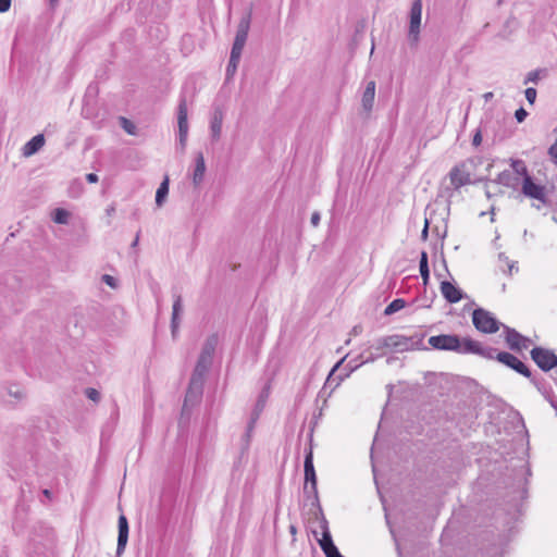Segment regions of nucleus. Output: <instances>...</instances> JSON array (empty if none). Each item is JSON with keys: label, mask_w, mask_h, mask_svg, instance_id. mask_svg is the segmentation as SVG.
I'll use <instances>...</instances> for the list:
<instances>
[{"label": "nucleus", "mask_w": 557, "mask_h": 557, "mask_svg": "<svg viewBox=\"0 0 557 557\" xmlns=\"http://www.w3.org/2000/svg\"><path fill=\"white\" fill-rule=\"evenodd\" d=\"M292 532H293V533H295V532H296L295 527H292Z\"/></svg>", "instance_id": "obj_40"}, {"label": "nucleus", "mask_w": 557, "mask_h": 557, "mask_svg": "<svg viewBox=\"0 0 557 557\" xmlns=\"http://www.w3.org/2000/svg\"><path fill=\"white\" fill-rule=\"evenodd\" d=\"M205 172H206L205 158H203L202 153H199L196 158V168H195L194 176H193V181H194L195 185H198L202 181V178L205 176Z\"/></svg>", "instance_id": "obj_18"}, {"label": "nucleus", "mask_w": 557, "mask_h": 557, "mask_svg": "<svg viewBox=\"0 0 557 557\" xmlns=\"http://www.w3.org/2000/svg\"><path fill=\"white\" fill-rule=\"evenodd\" d=\"M215 345H216V338L214 336L210 337L207 341V343L202 349V352L199 357V360H198V363L196 367V372L201 373L202 371H205L208 368V366L211 362V359H212V356H213V352L215 349Z\"/></svg>", "instance_id": "obj_9"}, {"label": "nucleus", "mask_w": 557, "mask_h": 557, "mask_svg": "<svg viewBox=\"0 0 557 557\" xmlns=\"http://www.w3.org/2000/svg\"><path fill=\"white\" fill-rule=\"evenodd\" d=\"M428 226H429V224H428V221H426L425 225H424V228L422 231V237L423 238H426V236H428Z\"/></svg>", "instance_id": "obj_37"}, {"label": "nucleus", "mask_w": 557, "mask_h": 557, "mask_svg": "<svg viewBox=\"0 0 557 557\" xmlns=\"http://www.w3.org/2000/svg\"><path fill=\"white\" fill-rule=\"evenodd\" d=\"M406 306V301L401 298H397V299H394L384 310V313L386 315H391L399 310H401L403 308H405Z\"/></svg>", "instance_id": "obj_21"}, {"label": "nucleus", "mask_w": 557, "mask_h": 557, "mask_svg": "<svg viewBox=\"0 0 557 557\" xmlns=\"http://www.w3.org/2000/svg\"><path fill=\"white\" fill-rule=\"evenodd\" d=\"M50 1H51V3H54V2H57L58 0H50Z\"/></svg>", "instance_id": "obj_41"}, {"label": "nucleus", "mask_w": 557, "mask_h": 557, "mask_svg": "<svg viewBox=\"0 0 557 557\" xmlns=\"http://www.w3.org/2000/svg\"><path fill=\"white\" fill-rule=\"evenodd\" d=\"M531 357L543 371H549L557 367V355L550 349L535 347L531 350Z\"/></svg>", "instance_id": "obj_4"}, {"label": "nucleus", "mask_w": 557, "mask_h": 557, "mask_svg": "<svg viewBox=\"0 0 557 557\" xmlns=\"http://www.w3.org/2000/svg\"><path fill=\"white\" fill-rule=\"evenodd\" d=\"M374 97H375V83L373 81H371L368 83L366 90L363 92V96H362V106L367 111L372 109Z\"/></svg>", "instance_id": "obj_17"}, {"label": "nucleus", "mask_w": 557, "mask_h": 557, "mask_svg": "<svg viewBox=\"0 0 557 557\" xmlns=\"http://www.w3.org/2000/svg\"><path fill=\"white\" fill-rule=\"evenodd\" d=\"M11 5V0H0V13H4L9 11Z\"/></svg>", "instance_id": "obj_32"}, {"label": "nucleus", "mask_w": 557, "mask_h": 557, "mask_svg": "<svg viewBox=\"0 0 557 557\" xmlns=\"http://www.w3.org/2000/svg\"><path fill=\"white\" fill-rule=\"evenodd\" d=\"M496 359L502 362L503 364L513 369L518 373L524 375L525 377H530L531 372L528 369V367L516 356L509 354V352H499L496 356Z\"/></svg>", "instance_id": "obj_6"}, {"label": "nucleus", "mask_w": 557, "mask_h": 557, "mask_svg": "<svg viewBox=\"0 0 557 557\" xmlns=\"http://www.w3.org/2000/svg\"><path fill=\"white\" fill-rule=\"evenodd\" d=\"M240 53H237L235 55V52H231V58H230V62H228V65H227V74L228 75H233L237 69V65H238V62H239V59H240Z\"/></svg>", "instance_id": "obj_25"}, {"label": "nucleus", "mask_w": 557, "mask_h": 557, "mask_svg": "<svg viewBox=\"0 0 557 557\" xmlns=\"http://www.w3.org/2000/svg\"><path fill=\"white\" fill-rule=\"evenodd\" d=\"M70 218V212L65 209L58 208L53 213V221L58 224H66Z\"/></svg>", "instance_id": "obj_23"}, {"label": "nucleus", "mask_w": 557, "mask_h": 557, "mask_svg": "<svg viewBox=\"0 0 557 557\" xmlns=\"http://www.w3.org/2000/svg\"><path fill=\"white\" fill-rule=\"evenodd\" d=\"M319 544L326 557H341L329 531L323 532L322 537L319 540Z\"/></svg>", "instance_id": "obj_12"}, {"label": "nucleus", "mask_w": 557, "mask_h": 557, "mask_svg": "<svg viewBox=\"0 0 557 557\" xmlns=\"http://www.w3.org/2000/svg\"><path fill=\"white\" fill-rule=\"evenodd\" d=\"M120 121H121V125H122L123 129L127 134H129V135H135L136 134V126H135V124L133 122H131L126 117H121Z\"/></svg>", "instance_id": "obj_27"}, {"label": "nucleus", "mask_w": 557, "mask_h": 557, "mask_svg": "<svg viewBox=\"0 0 557 557\" xmlns=\"http://www.w3.org/2000/svg\"><path fill=\"white\" fill-rule=\"evenodd\" d=\"M249 27H250V15H247L246 17L242 18L238 24L236 37H235L233 48H232V52H235V55L237 53L242 54V51L245 47V44H246V40L248 37Z\"/></svg>", "instance_id": "obj_5"}, {"label": "nucleus", "mask_w": 557, "mask_h": 557, "mask_svg": "<svg viewBox=\"0 0 557 557\" xmlns=\"http://www.w3.org/2000/svg\"><path fill=\"white\" fill-rule=\"evenodd\" d=\"M44 494H45L47 497H49V498H50V496H51V493H50V491H48V490H45V491H44Z\"/></svg>", "instance_id": "obj_39"}, {"label": "nucleus", "mask_w": 557, "mask_h": 557, "mask_svg": "<svg viewBox=\"0 0 557 557\" xmlns=\"http://www.w3.org/2000/svg\"><path fill=\"white\" fill-rule=\"evenodd\" d=\"M177 122L180 140L183 144L186 140L188 134L187 103L185 99H183L178 104Z\"/></svg>", "instance_id": "obj_10"}, {"label": "nucleus", "mask_w": 557, "mask_h": 557, "mask_svg": "<svg viewBox=\"0 0 557 557\" xmlns=\"http://www.w3.org/2000/svg\"><path fill=\"white\" fill-rule=\"evenodd\" d=\"M128 539V522L124 515L119 517L117 554L124 550Z\"/></svg>", "instance_id": "obj_13"}, {"label": "nucleus", "mask_w": 557, "mask_h": 557, "mask_svg": "<svg viewBox=\"0 0 557 557\" xmlns=\"http://www.w3.org/2000/svg\"><path fill=\"white\" fill-rule=\"evenodd\" d=\"M86 395L92 401H98L99 398H100L99 392L97 389H95V388H87L86 389Z\"/></svg>", "instance_id": "obj_29"}, {"label": "nucleus", "mask_w": 557, "mask_h": 557, "mask_svg": "<svg viewBox=\"0 0 557 557\" xmlns=\"http://www.w3.org/2000/svg\"><path fill=\"white\" fill-rule=\"evenodd\" d=\"M422 1L414 0L410 10L409 36L413 41L418 40L421 25Z\"/></svg>", "instance_id": "obj_7"}, {"label": "nucleus", "mask_w": 557, "mask_h": 557, "mask_svg": "<svg viewBox=\"0 0 557 557\" xmlns=\"http://www.w3.org/2000/svg\"><path fill=\"white\" fill-rule=\"evenodd\" d=\"M222 128V113L216 111L211 122V132L213 137L219 138Z\"/></svg>", "instance_id": "obj_20"}, {"label": "nucleus", "mask_w": 557, "mask_h": 557, "mask_svg": "<svg viewBox=\"0 0 557 557\" xmlns=\"http://www.w3.org/2000/svg\"><path fill=\"white\" fill-rule=\"evenodd\" d=\"M475 165L476 162L473 158H469L454 165L448 173L451 187L457 190L466 185L472 184V175Z\"/></svg>", "instance_id": "obj_2"}, {"label": "nucleus", "mask_w": 557, "mask_h": 557, "mask_svg": "<svg viewBox=\"0 0 557 557\" xmlns=\"http://www.w3.org/2000/svg\"><path fill=\"white\" fill-rule=\"evenodd\" d=\"M506 342L511 349L522 350L528 347V339L516 331H508L506 335Z\"/></svg>", "instance_id": "obj_14"}, {"label": "nucleus", "mask_w": 557, "mask_h": 557, "mask_svg": "<svg viewBox=\"0 0 557 557\" xmlns=\"http://www.w3.org/2000/svg\"><path fill=\"white\" fill-rule=\"evenodd\" d=\"M522 194L532 199L544 200L545 187L543 185L535 184L532 177L529 175L523 178Z\"/></svg>", "instance_id": "obj_8"}, {"label": "nucleus", "mask_w": 557, "mask_h": 557, "mask_svg": "<svg viewBox=\"0 0 557 557\" xmlns=\"http://www.w3.org/2000/svg\"><path fill=\"white\" fill-rule=\"evenodd\" d=\"M548 153H549V156H550V158H552L553 162L557 165V141H556V143H554V144L550 146V148H549V150H548Z\"/></svg>", "instance_id": "obj_30"}, {"label": "nucleus", "mask_w": 557, "mask_h": 557, "mask_svg": "<svg viewBox=\"0 0 557 557\" xmlns=\"http://www.w3.org/2000/svg\"><path fill=\"white\" fill-rule=\"evenodd\" d=\"M440 289L443 297L450 304L458 302L462 299L461 290L448 281H443Z\"/></svg>", "instance_id": "obj_11"}, {"label": "nucleus", "mask_w": 557, "mask_h": 557, "mask_svg": "<svg viewBox=\"0 0 557 557\" xmlns=\"http://www.w3.org/2000/svg\"><path fill=\"white\" fill-rule=\"evenodd\" d=\"M428 343L436 350H449L457 354H474L492 358V356L482 347L480 342L471 339L470 337L461 339L458 335L441 334L429 337Z\"/></svg>", "instance_id": "obj_1"}, {"label": "nucleus", "mask_w": 557, "mask_h": 557, "mask_svg": "<svg viewBox=\"0 0 557 557\" xmlns=\"http://www.w3.org/2000/svg\"><path fill=\"white\" fill-rule=\"evenodd\" d=\"M511 166H512V169L515 170V172H516L517 174H519V175H522V176H523V178H524V177H527V176H529L528 169H527V166H525V164H524V162H523V161H521V160H515V161H512Z\"/></svg>", "instance_id": "obj_24"}, {"label": "nucleus", "mask_w": 557, "mask_h": 557, "mask_svg": "<svg viewBox=\"0 0 557 557\" xmlns=\"http://www.w3.org/2000/svg\"><path fill=\"white\" fill-rule=\"evenodd\" d=\"M527 115L528 113L523 108L518 109L515 113V116L519 123L523 122Z\"/></svg>", "instance_id": "obj_31"}, {"label": "nucleus", "mask_w": 557, "mask_h": 557, "mask_svg": "<svg viewBox=\"0 0 557 557\" xmlns=\"http://www.w3.org/2000/svg\"><path fill=\"white\" fill-rule=\"evenodd\" d=\"M115 211V208L113 206H111L110 208L107 209V213L108 215H112Z\"/></svg>", "instance_id": "obj_38"}, {"label": "nucleus", "mask_w": 557, "mask_h": 557, "mask_svg": "<svg viewBox=\"0 0 557 557\" xmlns=\"http://www.w3.org/2000/svg\"><path fill=\"white\" fill-rule=\"evenodd\" d=\"M525 98L530 104H533L536 99V89L535 88H527L525 89Z\"/></svg>", "instance_id": "obj_28"}, {"label": "nucleus", "mask_w": 557, "mask_h": 557, "mask_svg": "<svg viewBox=\"0 0 557 557\" xmlns=\"http://www.w3.org/2000/svg\"><path fill=\"white\" fill-rule=\"evenodd\" d=\"M168 194H169V176H165L156 193V203L159 207L162 206Z\"/></svg>", "instance_id": "obj_19"}, {"label": "nucleus", "mask_w": 557, "mask_h": 557, "mask_svg": "<svg viewBox=\"0 0 557 557\" xmlns=\"http://www.w3.org/2000/svg\"><path fill=\"white\" fill-rule=\"evenodd\" d=\"M420 274L423 278L424 284L428 283L430 277V271L428 267V255L426 252H422L421 259H420Z\"/></svg>", "instance_id": "obj_22"}, {"label": "nucleus", "mask_w": 557, "mask_h": 557, "mask_svg": "<svg viewBox=\"0 0 557 557\" xmlns=\"http://www.w3.org/2000/svg\"><path fill=\"white\" fill-rule=\"evenodd\" d=\"M472 323L482 333L492 334L499 330V322L485 309L478 308L472 312Z\"/></svg>", "instance_id": "obj_3"}, {"label": "nucleus", "mask_w": 557, "mask_h": 557, "mask_svg": "<svg viewBox=\"0 0 557 557\" xmlns=\"http://www.w3.org/2000/svg\"><path fill=\"white\" fill-rule=\"evenodd\" d=\"M320 222V214L318 212H314L312 215H311V224L313 226H318Z\"/></svg>", "instance_id": "obj_36"}, {"label": "nucleus", "mask_w": 557, "mask_h": 557, "mask_svg": "<svg viewBox=\"0 0 557 557\" xmlns=\"http://www.w3.org/2000/svg\"><path fill=\"white\" fill-rule=\"evenodd\" d=\"M86 180L88 181V183L94 184V183H97V182H98V176H97V174H95V173H88V174L86 175Z\"/></svg>", "instance_id": "obj_35"}, {"label": "nucleus", "mask_w": 557, "mask_h": 557, "mask_svg": "<svg viewBox=\"0 0 557 557\" xmlns=\"http://www.w3.org/2000/svg\"><path fill=\"white\" fill-rule=\"evenodd\" d=\"M481 141H482V135L480 132H478L474 136H473V139H472V144L474 146H479L481 145Z\"/></svg>", "instance_id": "obj_34"}, {"label": "nucleus", "mask_w": 557, "mask_h": 557, "mask_svg": "<svg viewBox=\"0 0 557 557\" xmlns=\"http://www.w3.org/2000/svg\"><path fill=\"white\" fill-rule=\"evenodd\" d=\"M102 280L111 287H115V281H114V277L111 276V275H103Z\"/></svg>", "instance_id": "obj_33"}, {"label": "nucleus", "mask_w": 557, "mask_h": 557, "mask_svg": "<svg viewBox=\"0 0 557 557\" xmlns=\"http://www.w3.org/2000/svg\"><path fill=\"white\" fill-rule=\"evenodd\" d=\"M45 145L44 135L39 134L34 136L29 141L25 144L23 147V154L25 157H30L36 153L39 149Z\"/></svg>", "instance_id": "obj_15"}, {"label": "nucleus", "mask_w": 557, "mask_h": 557, "mask_svg": "<svg viewBox=\"0 0 557 557\" xmlns=\"http://www.w3.org/2000/svg\"><path fill=\"white\" fill-rule=\"evenodd\" d=\"M181 307H182V299L178 296L173 304L172 324H173L174 329L177 326V318H178V313L181 311Z\"/></svg>", "instance_id": "obj_26"}, {"label": "nucleus", "mask_w": 557, "mask_h": 557, "mask_svg": "<svg viewBox=\"0 0 557 557\" xmlns=\"http://www.w3.org/2000/svg\"><path fill=\"white\" fill-rule=\"evenodd\" d=\"M305 480L306 483L310 482L312 487L315 488L317 485V476L313 467V456L310 450L305 458Z\"/></svg>", "instance_id": "obj_16"}]
</instances>
